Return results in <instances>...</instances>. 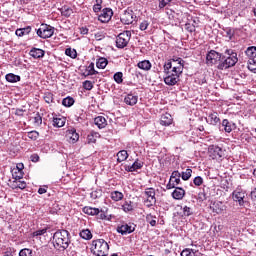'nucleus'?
Listing matches in <instances>:
<instances>
[{"mask_svg": "<svg viewBox=\"0 0 256 256\" xmlns=\"http://www.w3.org/2000/svg\"><path fill=\"white\" fill-rule=\"evenodd\" d=\"M164 69L166 72V76L164 78L165 84L171 87H173V85H177V81H179V75L183 73V65L176 67H173L172 65H164Z\"/></svg>", "mask_w": 256, "mask_h": 256, "instance_id": "obj_1", "label": "nucleus"}, {"mask_svg": "<svg viewBox=\"0 0 256 256\" xmlns=\"http://www.w3.org/2000/svg\"><path fill=\"white\" fill-rule=\"evenodd\" d=\"M69 237L70 234L67 230L56 231L53 235L54 247H58L59 249H67L71 243V239Z\"/></svg>", "mask_w": 256, "mask_h": 256, "instance_id": "obj_2", "label": "nucleus"}, {"mask_svg": "<svg viewBox=\"0 0 256 256\" xmlns=\"http://www.w3.org/2000/svg\"><path fill=\"white\" fill-rule=\"evenodd\" d=\"M92 251L96 256H106L109 253V244L103 239L92 241Z\"/></svg>", "mask_w": 256, "mask_h": 256, "instance_id": "obj_3", "label": "nucleus"}, {"mask_svg": "<svg viewBox=\"0 0 256 256\" xmlns=\"http://www.w3.org/2000/svg\"><path fill=\"white\" fill-rule=\"evenodd\" d=\"M223 59H225V56L215 50H210L206 54L207 65H223Z\"/></svg>", "mask_w": 256, "mask_h": 256, "instance_id": "obj_4", "label": "nucleus"}, {"mask_svg": "<svg viewBox=\"0 0 256 256\" xmlns=\"http://www.w3.org/2000/svg\"><path fill=\"white\" fill-rule=\"evenodd\" d=\"M83 213H85L86 215H91V216H95L97 217V219H100L102 221L106 220V221H110V217H107V214L105 213V211L103 210H99V208H93L90 206H86L83 208Z\"/></svg>", "mask_w": 256, "mask_h": 256, "instance_id": "obj_5", "label": "nucleus"}, {"mask_svg": "<svg viewBox=\"0 0 256 256\" xmlns=\"http://www.w3.org/2000/svg\"><path fill=\"white\" fill-rule=\"evenodd\" d=\"M36 33L41 39H50L55 33V28L51 25L41 24V27L36 30Z\"/></svg>", "mask_w": 256, "mask_h": 256, "instance_id": "obj_6", "label": "nucleus"}, {"mask_svg": "<svg viewBox=\"0 0 256 256\" xmlns=\"http://www.w3.org/2000/svg\"><path fill=\"white\" fill-rule=\"evenodd\" d=\"M131 41V31H124L120 33L116 38V47L118 49H125Z\"/></svg>", "mask_w": 256, "mask_h": 256, "instance_id": "obj_7", "label": "nucleus"}, {"mask_svg": "<svg viewBox=\"0 0 256 256\" xmlns=\"http://www.w3.org/2000/svg\"><path fill=\"white\" fill-rule=\"evenodd\" d=\"M224 59L222 60V65H237L239 58L237 57V52L233 49H226L225 50Z\"/></svg>", "mask_w": 256, "mask_h": 256, "instance_id": "obj_8", "label": "nucleus"}, {"mask_svg": "<svg viewBox=\"0 0 256 256\" xmlns=\"http://www.w3.org/2000/svg\"><path fill=\"white\" fill-rule=\"evenodd\" d=\"M208 155L211 159H216V161H219L220 159H223V157H225V151L223 150V148L217 145H210L208 147Z\"/></svg>", "mask_w": 256, "mask_h": 256, "instance_id": "obj_9", "label": "nucleus"}, {"mask_svg": "<svg viewBox=\"0 0 256 256\" xmlns=\"http://www.w3.org/2000/svg\"><path fill=\"white\" fill-rule=\"evenodd\" d=\"M144 195L146 197V200H144V205H146V207H153V205L157 203V198L155 197V188H146Z\"/></svg>", "mask_w": 256, "mask_h": 256, "instance_id": "obj_10", "label": "nucleus"}, {"mask_svg": "<svg viewBox=\"0 0 256 256\" xmlns=\"http://www.w3.org/2000/svg\"><path fill=\"white\" fill-rule=\"evenodd\" d=\"M135 19H137V16H135V12H133L131 9L125 10L120 17V21L124 25H131Z\"/></svg>", "mask_w": 256, "mask_h": 256, "instance_id": "obj_11", "label": "nucleus"}, {"mask_svg": "<svg viewBox=\"0 0 256 256\" xmlns=\"http://www.w3.org/2000/svg\"><path fill=\"white\" fill-rule=\"evenodd\" d=\"M232 199L239 203L240 207H243L245 205V191L241 189H236L232 193Z\"/></svg>", "mask_w": 256, "mask_h": 256, "instance_id": "obj_12", "label": "nucleus"}, {"mask_svg": "<svg viewBox=\"0 0 256 256\" xmlns=\"http://www.w3.org/2000/svg\"><path fill=\"white\" fill-rule=\"evenodd\" d=\"M113 17V10L111 8H104L101 14L98 16L100 23H109V20Z\"/></svg>", "mask_w": 256, "mask_h": 256, "instance_id": "obj_13", "label": "nucleus"}, {"mask_svg": "<svg viewBox=\"0 0 256 256\" xmlns=\"http://www.w3.org/2000/svg\"><path fill=\"white\" fill-rule=\"evenodd\" d=\"M116 231L117 233H120V235H129L135 231V227L131 224L124 223L122 225H118Z\"/></svg>", "mask_w": 256, "mask_h": 256, "instance_id": "obj_14", "label": "nucleus"}, {"mask_svg": "<svg viewBox=\"0 0 256 256\" xmlns=\"http://www.w3.org/2000/svg\"><path fill=\"white\" fill-rule=\"evenodd\" d=\"M66 139L68 142L75 144L79 141V133H77V130L70 129L66 132Z\"/></svg>", "mask_w": 256, "mask_h": 256, "instance_id": "obj_15", "label": "nucleus"}, {"mask_svg": "<svg viewBox=\"0 0 256 256\" xmlns=\"http://www.w3.org/2000/svg\"><path fill=\"white\" fill-rule=\"evenodd\" d=\"M139 169H143V162L139 161V159L135 160L132 165L125 166V171L128 173L139 171Z\"/></svg>", "mask_w": 256, "mask_h": 256, "instance_id": "obj_16", "label": "nucleus"}, {"mask_svg": "<svg viewBox=\"0 0 256 256\" xmlns=\"http://www.w3.org/2000/svg\"><path fill=\"white\" fill-rule=\"evenodd\" d=\"M221 125L225 133H231V131H233V129H235L236 127L235 123H233L232 121H229L228 119H224Z\"/></svg>", "mask_w": 256, "mask_h": 256, "instance_id": "obj_17", "label": "nucleus"}, {"mask_svg": "<svg viewBox=\"0 0 256 256\" xmlns=\"http://www.w3.org/2000/svg\"><path fill=\"white\" fill-rule=\"evenodd\" d=\"M173 199H176V201H181L183 197H185V189L181 187H176L175 190L172 192Z\"/></svg>", "mask_w": 256, "mask_h": 256, "instance_id": "obj_18", "label": "nucleus"}, {"mask_svg": "<svg viewBox=\"0 0 256 256\" xmlns=\"http://www.w3.org/2000/svg\"><path fill=\"white\" fill-rule=\"evenodd\" d=\"M173 123V116L171 114L166 113L161 116L160 124H162L164 127H169Z\"/></svg>", "mask_w": 256, "mask_h": 256, "instance_id": "obj_19", "label": "nucleus"}, {"mask_svg": "<svg viewBox=\"0 0 256 256\" xmlns=\"http://www.w3.org/2000/svg\"><path fill=\"white\" fill-rule=\"evenodd\" d=\"M138 100H139V97L137 95L128 94L124 98V103H126V105L133 106V105H137Z\"/></svg>", "mask_w": 256, "mask_h": 256, "instance_id": "obj_20", "label": "nucleus"}, {"mask_svg": "<svg viewBox=\"0 0 256 256\" xmlns=\"http://www.w3.org/2000/svg\"><path fill=\"white\" fill-rule=\"evenodd\" d=\"M94 123L98 126V129H105V127H107V119L103 116L96 117Z\"/></svg>", "mask_w": 256, "mask_h": 256, "instance_id": "obj_21", "label": "nucleus"}, {"mask_svg": "<svg viewBox=\"0 0 256 256\" xmlns=\"http://www.w3.org/2000/svg\"><path fill=\"white\" fill-rule=\"evenodd\" d=\"M30 55H31V57H33L34 59H41V57H44L45 51H43L42 49H39V48H33V49L30 51Z\"/></svg>", "mask_w": 256, "mask_h": 256, "instance_id": "obj_22", "label": "nucleus"}, {"mask_svg": "<svg viewBox=\"0 0 256 256\" xmlns=\"http://www.w3.org/2000/svg\"><path fill=\"white\" fill-rule=\"evenodd\" d=\"M5 79L8 83H19V81H21V76L8 73L6 74Z\"/></svg>", "mask_w": 256, "mask_h": 256, "instance_id": "obj_23", "label": "nucleus"}, {"mask_svg": "<svg viewBox=\"0 0 256 256\" xmlns=\"http://www.w3.org/2000/svg\"><path fill=\"white\" fill-rule=\"evenodd\" d=\"M80 68L86 69L85 72L83 73V75H85V77H87L89 75H97V71L95 70L94 65L80 66Z\"/></svg>", "mask_w": 256, "mask_h": 256, "instance_id": "obj_24", "label": "nucleus"}, {"mask_svg": "<svg viewBox=\"0 0 256 256\" xmlns=\"http://www.w3.org/2000/svg\"><path fill=\"white\" fill-rule=\"evenodd\" d=\"M29 33H31V26H27L25 28H18L15 31V35H17V37H24V35H29Z\"/></svg>", "mask_w": 256, "mask_h": 256, "instance_id": "obj_25", "label": "nucleus"}, {"mask_svg": "<svg viewBox=\"0 0 256 256\" xmlns=\"http://www.w3.org/2000/svg\"><path fill=\"white\" fill-rule=\"evenodd\" d=\"M128 158H129V153H127V150H120L117 153L118 163H123V161H127Z\"/></svg>", "mask_w": 256, "mask_h": 256, "instance_id": "obj_26", "label": "nucleus"}, {"mask_svg": "<svg viewBox=\"0 0 256 256\" xmlns=\"http://www.w3.org/2000/svg\"><path fill=\"white\" fill-rule=\"evenodd\" d=\"M220 119L217 116V113H211L208 115L207 123H210V125H217L219 123Z\"/></svg>", "mask_w": 256, "mask_h": 256, "instance_id": "obj_27", "label": "nucleus"}, {"mask_svg": "<svg viewBox=\"0 0 256 256\" xmlns=\"http://www.w3.org/2000/svg\"><path fill=\"white\" fill-rule=\"evenodd\" d=\"M172 63H177L178 65H185V61L183 58L178 57V56H173L171 59L168 60L165 65H172Z\"/></svg>", "mask_w": 256, "mask_h": 256, "instance_id": "obj_28", "label": "nucleus"}, {"mask_svg": "<svg viewBox=\"0 0 256 256\" xmlns=\"http://www.w3.org/2000/svg\"><path fill=\"white\" fill-rule=\"evenodd\" d=\"M212 210L214 213H217V215L223 213V202H215L212 205Z\"/></svg>", "mask_w": 256, "mask_h": 256, "instance_id": "obj_29", "label": "nucleus"}, {"mask_svg": "<svg viewBox=\"0 0 256 256\" xmlns=\"http://www.w3.org/2000/svg\"><path fill=\"white\" fill-rule=\"evenodd\" d=\"M62 105L64 107H73V105H75V99L73 97L67 96L62 100Z\"/></svg>", "mask_w": 256, "mask_h": 256, "instance_id": "obj_30", "label": "nucleus"}, {"mask_svg": "<svg viewBox=\"0 0 256 256\" xmlns=\"http://www.w3.org/2000/svg\"><path fill=\"white\" fill-rule=\"evenodd\" d=\"M112 201H122L124 195L120 191H113L110 194Z\"/></svg>", "mask_w": 256, "mask_h": 256, "instance_id": "obj_31", "label": "nucleus"}, {"mask_svg": "<svg viewBox=\"0 0 256 256\" xmlns=\"http://www.w3.org/2000/svg\"><path fill=\"white\" fill-rule=\"evenodd\" d=\"M60 12L63 17H69L73 13V9L69 6H63Z\"/></svg>", "mask_w": 256, "mask_h": 256, "instance_id": "obj_32", "label": "nucleus"}, {"mask_svg": "<svg viewBox=\"0 0 256 256\" xmlns=\"http://www.w3.org/2000/svg\"><path fill=\"white\" fill-rule=\"evenodd\" d=\"M80 237L82 239H85L86 241H89V239L93 238V234L91 233V231L89 229H86V230H82L80 232Z\"/></svg>", "mask_w": 256, "mask_h": 256, "instance_id": "obj_33", "label": "nucleus"}, {"mask_svg": "<svg viewBox=\"0 0 256 256\" xmlns=\"http://www.w3.org/2000/svg\"><path fill=\"white\" fill-rule=\"evenodd\" d=\"M246 55L250 59H255V57H256V47L255 46L248 47L247 50H246Z\"/></svg>", "mask_w": 256, "mask_h": 256, "instance_id": "obj_34", "label": "nucleus"}, {"mask_svg": "<svg viewBox=\"0 0 256 256\" xmlns=\"http://www.w3.org/2000/svg\"><path fill=\"white\" fill-rule=\"evenodd\" d=\"M183 217H191L193 215V208L189 206H181Z\"/></svg>", "mask_w": 256, "mask_h": 256, "instance_id": "obj_35", "label": "nucleus"}, {"mask_svg": "<svg viewBox=\"0 0 256 256\" xmlns=\"http://www.w3.org/2000/svg\"><path fill=\"white\" fill-rule=\"evenodd\" d=\"M122 209H123V211H125V213H129V211H133V209H134L133 202L132 201H126L122 205Z\"/></svg>", "mask_w": 256, "mask_h": 256, "instance_id": "obj_36", "label": "nucleus"}, {"mask_svg": "<svg viewBox=\"0 0 256 256\" xmlns=\"http://www.w3.org/2000/svg\"><path fill=\"white\" fill-rule=\"evenodd\" d=\"M192 173H193V170L191 168H188L184 172H182L181 177L183 181H189V179H191Z\"/></svg>", "mask_w": 256, "mask_h": 256, "instance_id": "obj_37", "label": "nucleus"}, {"mask_svg": "<svg viewBox=\"0 0 256 256\" xmlns=\"http://www.w3.org/2000/svg\"><path fill=\"white\" fill-rule=\"evenodd\" d=\"M97 138H99V133L91 132L87 136V141H88V143H95V141H97Z\"/></svg>", "mask_w": 256, "mask_h": 256, "instance_id": "obj_38", "label": "nucleus"}, {"mask_svg": "<svg viewBox=\"0 0 256 256\" xmlns=\"http://www.w3.org/2000/svg\"><path fill=\"white\" fill-rule=\"evenodd\" d=\"M53 125H54V127H64L65 126V118H54Z\"/></svg>", "mask_w": 256, "mask_h": 256, "instance_id": "obj_39", "label": "nucleus"}, {"mask_svg": "<svg viewBox=\"0 0 256 256\" xmlns=\"http://www.w3.org/2000/svg\"><path fill=\"white\" fill-rule=\"evenodd\" d=\"M101 5H103V0H96V3L93 5L94 13L101 12V9H102Z\"/></svg>", "mask_w": 256, "mask_h": 256, "instance_id": "obj_40", "label": "nucleus"}, {"mask_svg": "<svg viewBox=\"0 0 256 256\" xmlns=\"http://www.w3.org/2000/svg\"><path fill=\"white\" fill-rule=\"evenodd\" d=\"M114 81L118 84L121 85L123 83V72H116L114 74Z\"/></svg>", "mask_w": 256, "mask_h": 256, "instance_id": "obj_41", "label": "nucleus"}, {"mask_svg": "<svg viewBox=\"0 0 256 256\" xmlns=\"http://www.w3.org/2000/svg\"><path fill=\"white\" fill-rule=\"evenodd\" d=\"M43 99L45 101V103H53V93L51 92H46L44 93Z\"/></svg>", "mask_w": 256, "mask_h": 256, "instance_id": "obj_42", "label": "nucleus"}, {"mask_svg": "<svg viewBox=\"0 0 256 256\" xmlns=\"http://www.w3.org/2000/svg\"><path fill=\"white\" fill-rule=\"evenodd\" d=\"M27 137L29 139H32L33 141H37V139H39V132H37V131H30V132H28Z\"/></svg>", "mask_w": 256, "mask_h": 256, "instance_id": "obj_43", "label": "nucleus"}, {"mask_svg": "<svg viewBox=\"0 0 256 256\" xmlns=\"http://www.w3.org/2000/svg\"><path fill=\"white\" fill-rule=\"evenodd\" d=\"M33 251L29 248H24L19 252V256H32Z\"/></svg>", "mask_w": 256, "mask_h": 256, "instance_id": "obj_44", "label": "nucleus"}, {"mask_svg": "<svg viewBox=\"0 0 256 256\" xmlns=\"http://www.w3.org/2000/svg\"><path fill=\"white\" fill-rule=\"evenodd\" d=\"M96 65H109V60L105 57H99L96 59Z\"/></svg>", "mask_w": 256, "mask_h": 256, "instance_id": "obj_45", "label": "nucleus"}, {"mask_svg": "<svg viewBox=\"0 0 256 256\" xmlns=\"http://www.w3.org/2000/svg\"><path fill=\"white\" fill-rule=\"evenodd\" d=\"M83 87L86 91H91L93 89V82L86 80L83 82Z\"/></svg>", "mask_w": 256, "mask_h": 256, "instance_id": "obj_46", "label": "nucleus"}, {"mask_svg": "<svg viewBox=\"0 0 256 256\" xmlns=\"http://www.w3.org/2000/svg\"><path fill=\"white\" fill-rule=\"evenodd\" d=\"M66 55L68 57H72V58H76L77 57V51L71 49V48H67L65 51Z\"/></svg>", "mask_w": 256, "mask_h": 256, "instance_id": "obj_47", "label": "nucleus"}, {"mask_svg": "<svg viewBox=\"0 0 256 256\" xmlns=\"http://www.w3.org/2000/svg\"><path fill=\"white\" fill-rule=\"evenodd\" d=\"M45 233H47V228L33 232L32 237H41V235H45Z\"/></svg>", "mask_w": 256, "mask_h": 256, "instance_id": "obj_48", "label": "nucleus"}, {"mask_svg": "<svg viewBox=\"0 0 256 256\" xmlns=\"http://www.w3.org/2000/svg\"><path fill=\"white\" fill-rule=\"evenodd\" d=\"M234 36H235V32L231 28H227L226 38L228 39V41H231V39H233Z\"/></svg>", "mask_w": 256, "mask_h": 256, "instance_id": "obj_49", "label": "nucleus"}, {"mask_svg": "<svg viewBox=\"0 0 256 256\" xmlns=\"http://www.w3.org/2000/svg\"><path fill=\"white\" fill-rule=\"evenodd\" d=\"M193 183L196 187H201V184L203 183V177L196 176L193 180Z\"/></svg>", "mask_w": 256, "mask_h": 256, "instance_id": "obj_50", "label": "nucleus"}, {"mask_svg": "<svg viewBox=\"0 0 256 256\" xmlns=\"http://www.w3.org/2000/svg\"><path fill=\"white\" fill-rule=\"evenodd\" d=\"M148 27H149V22L147 20H143L140 23L139 29H140V31H147Z\"/></svg>", "mask_w": 256, "mask_h": 256, "instance_id": "obj_51", "label": "nucleus"}, {"mask_svg": "<svg viewBox=\"0 0 256 256\" xmlns=\"http://www.w3.org/2000/svg\"><path fill=\"white\" fill-rule=\"evenodd\" d=\"M195 253L192 249L186 248L181 252V256H193Z\"/></svg>", "mask_w": 256, "mask_h": 256, "instance_id": "obj_52", "label": "nucleus"}, {"mask_svg": "<svg viewBox=\"0 0 256 256\" xmlns=\"http://www.w3.org/2000/svg\"><path fill=\"white\" fill-rule=\"evenodd\" d=\"M185 29H186V31H188V33H195V25H193L191 23H186Z\"/></svg>", "mask_w": 256, "mask_h": 256, "instance_id": "obj_53", "label": "nucleus"}, {"mask_svg": "<svg viewBox=\"0 0 256 256\" xmlns=\"http://www.w3.org/2000/svg\"><path fill=\"white\" fill-rule=\"evenodd\" d=\"M173 0H160L159 2V9H165L167 5H169Z\"/></svg>", "mask_w": 256, "mask_h": 256, "instance_id": "obj_54", "label": "nucleus"}, {"mask_svg": "<svg viewBox=\"0 0 256 256\" xmlns=\"http://www.w3.org/2000/svg\"><path fill=\"white\" fill-rule=\"evenodd\" d=\"M17 169L20 175H16V179H23V173L21 172L23 171V163L17 164Z\"/></svg>", "mask_w": 256, "mask_h": 256, "instance_id": "obj_55", "label": "nucleus"}, {"mask_svg": "<svg viewBox=\"0 0 256 256\" xmlns=\"http://www.w3.org/2000/svg\"><path fill=\"white\" fill-rule=\"evenodd\" d=\"M146 219H147L148 223L151 225V227H155V225H157V220L153 219V216L149 215V216H147Z\"/></svg>", "mask_w": 256, "mask_h": 256, "instance_id": "obj_56", "label": "nucleus"}, {"mask_svg": "<svg viewBox=\"0 0 256 256\" xmlns=\"http://www.w3.org/2000/svg\"><path fill=\"white\" fill-rule=\"evenodd\" d=\"M26 187H27V183H25V181H19L17 182L15 189H25Z\"/></svg>", "mask_w": 256, "mask_h": 256, "instance_id": "obj_57", "label": "nucleus"}, {"mask_svg": "<svg viewBox=\"0 0 256 256\" xmlns=\"http://www.w3.org/2000/svg\"><path fill=\"white\" fill-rule=\"evenodd\" d=\"M181 177V174L179 171L175 170L172 172L171 176H170V181H173V179H177Z\"/></svg>", "mask_w": 256, "mask_h": 256, "instance_id": "obj_58", "label": "nucleus"}, {"mask_svg": "<svg viewBox=\"0 0 256 256\" xmlns=\"http://www.w3.org/2000/svg\"><path fill=\"white\" fill-rule=\"evenodd\" d=\"M34 123L36 125H41V123H43V118H41V116L39 114H37L35 117H34Z\"/></svg>", "mask_w": 256, "mask_h": 256, "instance_id": "obj_59", "label": "nucleus"}, {"mask_svg": "<svg viewBox=\"0 0 256 256\" xmlns=\"http://www.w3.org/2000/svg\"><path fill=\"white\" fill-rule=\"evenodd\" d=\"M143 71H151V65H138Z\"/></svg>", "mask_w": 256, "mask_h": 256, "instance_id": "obj_60", "label": "nucleus"}, {"mask_svg": "<svg viewBox=\"0 0 256 256\" xmlns=\"http://www.w3.org/2000/svg\"><path fill=\"white\" fill-rule=\"evenodd\" d=\"M81 35H88L89 34V28L87 27H81L80 28Z\"/></svg>", "mask_w": 256, "mask_h": 256, "instance_id": "obj_61", "label": "nucleus"}, {"mask_svg": "<svg viewBox=\"0 0 256 256\" xmlns=\"http://www.w3.org/2000/svg\"><path fill=\"white\" fill-rule=\"evenodd\" d=\"M30 159H31L32 163H37L39 161V155L33 154V155H31Z\"/></svg>", "mask_w": 256, "mask_h": 256, "instance_id": "obj_62", "label": "nucleus"}, {"mask_svg": "<svg viewBox=\"0 0 256 256\" xmlns=\"http://www.w3.org/2000/svg\"><path fill=\"white\" fill-rule=\"evenodd\" d=\"M247 69L251 71V73H256V65H248Z\"/></svg>", "mask_w": 256, "mask_h": 256, "instance_id": "obj_63", "label": "nucleus"}, {"mask_svg": "<svg viewBox=\"0 0 256 256\" xmlns=\"http://www.w3.org/2000/svg\"><path fill=\"white\" fill-rule=\"evenodd\" d=\"M252 201H256V188L250 193Z\"/></svg>", "mask_w": 256, "mask_h": 256, "instance_id": "obj_64", "label": "nucleus"}]
</instances>
